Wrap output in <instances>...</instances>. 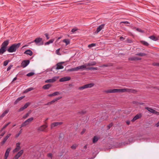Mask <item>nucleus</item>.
Listing matches in <instances>:
<instances>
[{"label":"nucleus","mask_w":159,"mask_h":159,"mask_svg":"<svg viewBox=\"0 0 159 159\" xmlns=\"http://www.w3.org/2000/svg\"><path fill=\"white\" fill-rule=\"evenodd\" d=\"M21 45L20 43L12 44L7 49V51L9 52H16L20 47Z\"/></svg>","instance_id":"obj_1"},{"label":"nucleus","mask_w":159,"mask_h":159,"mask_svg":"<svg viewBox=\"0 0 159 159\" xmlns=\"http://www.w3.org/2000/svg\"><path fill=\"white\" fill-rule=\"evenodd\" d=\"M124 89H113L105 90L104 92L107 93H124Z\"/></svg>","instance_id":"obj_2"},{"label":"nucleus","mask_w":159,"mask_h":159,"mask_svg":"<svg viewBox=\"0 0 159 159\" xmlns=\"http://www.w3.org/2000/svg\"><path fill=\"white\" fill-rule=\"evenodd\" d=\"M94 85V84L93 83H91L84 85L78 88V89L79 90H82L86 88H91L93 87Z\"/></svg>","instance_id":"obj_3"},{"label":"nucleus","mask_w":159,"mask_h":159,"mask_svg":"<svg viewBox=\"0 0 159 159\" xmlns=\"http://www.w3.org/2000/svg\"><path fill=\"white\" fill-rule=\"evenodd\" d=\"M34 42L37 45H41L43 44V41L42 39L41 38L39 37L36 38L32 43Z\"/></svg>","instance_id":"obj_4"},{"label":"nucleus","mask_w":159,"mask_h":159,"mask_svg":"<svg viewBox=\"0 0 159 159\" xmlns=\"http://www.w3.org/2000/svg\"><path fill=\"white\" fill-rule=\"evenodd\" d=\"M48 127V125L46 123L43 125L39 127L37 129V130L39 131H45V129Z\"/></svg>","instance_id":"obj_5"},{"label":"nucleus","mask_w":159,"mask_h":159,"mask_svg":"<svg viewBox=\"0 0 159 159\" xmlns=\"http://www.w3.org/2000/svg\"><path fill=\"white\" fill-rule=\"evenodd\" d=\"M124 93L127 92L129 93H136L137 92V91L134 89H124Z\"/></svg>","instance_id":"obj_6"},{"label":"nucleus","mask_w":159,"mask_h":159,"mask_svg":"<svg viewBox=\"0 0 159 159\" xmlns=\"http://www.w3.org/2000/svg\"><path fill=\"white\" fill-rule=\"evenodd\" d=\"M30 61L29 60L23 61L21 63V66L23 68L26 67L29 64Z\"/></svg>","instance_id":"obj_7"},{"label":"nucleus","mask_w":159,"mask_h":159,"mask_svg":"<svg viewBox=\"0 0 159 159\" xmlns=\"http://www.w3.org/2000/svg\"><path fill=\"white\" fill-rule=\"evenodd\" d=\"M59 76H55L53 77L52 79L47 80L45 81V83H53L56 81L59 78Z\"/></svg>","instance_id":"obj_8"},{"label":"nucleus","mask_w":159,"mask_h":159,"mask_svg":"<svg viewBox=\"0 0 159 159\" xmlns=\"http://www.w3.org/2000/svg\"><path fill=\"white\" fill-rule=\"evenodd\" d=\"M31 103L30 102H27L26 103L23 107H21L19 109L18 112H20L23 111L24 109L26 108L29 105H30Z\"/></svg>","instance_id":"obj_9"},{"label":"nucleus","mask_w":159,"mask_h":159,"mask_svg":"<svg viewBox=\"0 0 159 159\" xmlns=\"http://www.w3.org/2000/svg\"><path fill=\"white\" fill-rule=\"evenodd\" d=\"M20 143L19 142L16 143V148L13 150V152L14 153L17 152L20 149Z\"/></svg>","instance_id":"obj_10"},{"label":"nucleus","mask_w":159,"mask_h":159,"mask_svg":"<svg viewBox=\"0 0 159 159\" xmlns=\"http://www.w3.org/2000/svg\"><path fill=\"white\" fill-rule=\"evenodd\" d=\"M61 98H62V97H59L57 98H55V99H54L52 101L48 102L46 104V105H50V104H52L53 103H54L55 102H57L58 100L61 99Z\"/></svg>","instance_id":"obj_11"},{"label":"nucleus","mask_w":159,"mask_h":159,"mask_svg":"<svg viewBox=\"0 0 159 159\" xmlns=\"http://www.w3.org/2000/svg\"><path fill=\"white\" fill-rule=\"evenodd\" d=\"M9 43V40H6L4 41L2 44L1 47L3 48L7 49V47Z\"/></svg>","instance_id":"obj_12"},{"label":"nucleus","mask_w":159,"mask_h":159,"mask_svg":"<svg viewBox=\"0 0 159 159\" xmlns=\"http://www.w3.org/2000/svg\"><path fill=\"white\" fill-rule=\"evenodd\" d=\"M63 124L62 122H54L52 124L51 127V128H52L56 126H58L59 125H62Z\"/></svg>","instance_id":"obj_13"},{"label":"nucleus","mask_w":159,"mask_h":159,"mask_svg":"<svg viewBox=\"0 0 159 159\" xmlns=\"http://www.w3.org/2000/svg\"><path fill=\"white\" fill-rule=\"evenodd\" d=\"M11 134H8L7 136L3 139V140L1 142V145H3L6 142L8 139L11 136Z\"/></svg>","instance_id":"obj_14"},{"label":"nucleus","mask_w":159,"mask_h":159,"mask_svg":"<svg viewBox=\"0 0 159 159\" xmlns=\"http://www.w3.org/2000/svg\"><path fill=\"white\" fill-rule=\"evenodd\" d=\"M71 78L70 77L66 76L63 77L62 78H61L59 80V81L60 82H62L66 81H67L69 80H70Z\"/></svg>","instance_id":"obj_15"},{"label":"nucleus","mask_w":159,"mask_h":159,"mask_svg":"<svg viewBox=\"0 0 159 159\" xmlns=\"http://www.w3.org/2000/svg\"><path fill=\"white\" fill-rule=\"evenodd\" d=\"M105 25L104 24H102L99 25L97 29V30L95 32V33H98L102 29L104 28Z\"/></svg>","instance_id":"obj_16"},{"label":"nucleus","mask_w":159,"mask_h":159,"mask_svg":"<svg viewBox=\"0 0 159 159\" xmlns=\"http://www.w3.org/2000/svg\"><path fill=\"white\" fill-rule=\"evenodd\" d=\"M142 115L141 114H139L136 115L131 120L132 122H134L136 120L141 118L142 117Z\"/></svg>","instance_id":"obj_17"},{"label":"nucleus","mask_w":159,"mask_h":159,"mask_svg":"<svg viewBox=\"0 0 159 159\" xmlns=\"http://www.w3.org/2000/svg\"><path fill=\"white\" fill-rule=\"evenodd\" d=\"M11 149V148H8L7 149L6 151L5 156H4V159H7L9 154V153Z\"/></svg>","instance_id":"obj_18"},{"label":"nucleus","mask_w":159,"mask_h":159,"mask_svg":"<svg viewBox=\"0 0 159 159\" xmlns=\"http://www.w3.org/2000/svg\"><path fill=\"white\" fill-rule=\"evenodd\" d=\"M64 63V62L58 63L57 64V67L56 69L57 70H59L62 69L64 68V66L62 65V64Z\"/></svg>","instance_id":"obj_19"},{"label":"nucleus","mask_w":159,"mask_h":159,"mask_svg":"<svg viewBox=\"0 0 159 159\" xmlns=\"http://www.w3.org/2000/svg\"><path fill=\"white\" fill-rule=\"evenodd\" d=\"M100 139V137L96 136H94L93 138L92 142L93 143H95L97 142L98 139Z\"/></svg>","instance_id":"obj_20"},{"label":"nucleus","mask_w":159,"mask_h":159,"mask_svg":"<svg viewBox=\"0 0 159 159\" xmlns=\"http://www.w3.org/2000/svg\"><path fill=\"white\" fill-rule=\"evenodd\" d=\"M52 85L50 84H48L44 85L42 87L43 89H48L51 87Z\"/></svg>","instance_id":"obj_21"},{"label":"nucleus","mask_w":159,"mask_h":159,"mask_svg":"<svg viewBox=\"0 0 159 159\" xmlns=\"http://www.w3.org/2000/svg\"><path fill=\"white\" fill-rule=\"evenodd\" d=\"M24 53L31 56L33 55V52L30 50L28 49L24 52Z\"/></svg>","instance_id":"obj_22"},{"label":"nucleus","mask_w":159,"mask_h":159,"mask_svg":"<svg viewBox=\"0 0 159 159\" xmlns=\"http://www.w3.org/2000/svg\"><path fill=\"white\" fill-rule=\"evenodd\" d=\"M86 65H82L76 67V70L78 71L79 70H83L86 68Z\"/></svg>","instance_id":"obj_23"},{"label":"nucleus","mask_w":159,"mask_h":159,"mask_svg":"<svg viewBox=\"0 0 159 159\" xmlns=\"http://www.w3.org/2000/svg\"><path fill=\"white\" fill-rule=\"evenodd\" d=\"M96 62L95 61H92L90 62L87 63L85 65L87 66H93L96 65Z\"/></svg>","instance_id":"obj_24"},{"label":"nucleus","mask_w":159,"mask_h":159,"mask_svg":"<svg viewBox=\"0 0 159 159\" xmlns=\"http://www.w3.org/2000/svg\"><path fill=\"white\" fill-rule=\"evenodd\" d=\"M145 109H147L148 111L153 114L155 111V110L149 107H145Z\"/></svg>","instance_id":"obj_25"},{"label":"nucleus","mask_w":159,"mask_h":159,"mask_svg":"<svg viewBox=\"0 0 159 159\" xmlns=\"http://www.w3.org/2000/svg\"><path fill=\"white\" fill-rule=\"evenodd\" d=\"M113 66V64L112 63H109L107 64H105L102 65L101 66V67H110V66Z\"/></svg>","instance_id":"obj_26"},{"label":"nucleus","mask_w":159,"mask_h":159,"mask_svg":"<svg viewBox=\"0 0 159 159\" xmlns=\"http://www.w3.org/2000/svg\"><path fill=\"white\" fill-rule=\"evenodd\" d=\"M7 50V49L1 47V48L0 49V54H3L4 52H5Z\"/></svg>","instance_id":"obj_27"},{"label":"nucleus","mask_w":159,"mask_h":159,"mask_svg":"<svg viewBox=\"0 0 159 159\" xmlns=\"http://www.w3.org/2000/svg\"><path fill=\"white\" fill-rule=\"evenodd\" d=\"M9 110L8 109L6 110L1 115L0 117H4L9 112Z\"/></svg>","instance_id":"obj_28"},{"label":"nucleus","mask_w":159,"mask_h":159,"mask_svg":"<svg viewBox=\"0 0 159 159\" xmlns=\"http://www.w3.org/2000/svg\"><path fill=\"white\" fill-rule=\"evenodd\" d=\"M149 38L150 39H151L152 40L155 41H156L158 39L157 38V37H155V36H154V35H152V36H150L149 37Z\"/></svg>","instance_id":"obj_29"},{"label":"nucleus","mask_w":159,"mask_h":159,"mask_svg":"<svg viewBox=\"0 0 159 159\" xmlns=\"http://www.w3.org/2000/svg\"><path fill=\"white\" fill-rule=\"evenodd\" d=\"M62 41L63 42L66 43V46L69 44L70 43V40L69 39H65L63 40Z\"/></svg>","instance_id":"obj_30"},{"label":"nucleus","mask_w":159,"mask_h":159,"mask_svg":"<svg viewBox=\"0 0 159 159\" xmlns=\"http://www.w3.org/2000/svg\"><path fill=\"white\" fill-rule=\"evenodd\" d=\"M140 42L143 45L145 46H148L149 45L148 43H147V42H146L144 41H143V40L140 41Z\"/></svg>","instance_id":"obj_31"},{"label":"nucleus","mask_w":159,"mask_h":159,"mask_svg":"<svg viewBox=\"0 0 159 159\" xmlns=\"http://www.w3.org/2000/svg\"><path fill=\"white\" fill-rule=\"evenodd\" d=\"M54 39H51L50 40L48 41L45 43H44L45 45H48L51 43H52L54 41Z\"/></svg>","instance_id":"obj_32"},{"label":"nucleus","mask_w":159,"mask_h":159,"mask_svg":"<svg viewBox=\"0 0 159 159\" xmlns=\"http://www.w3.org/2000/svg\"><path fill=\"white\" fill-rule=\"evenodd\" d=\"M86 69L87 70H98V68L95 67H90L87 68Z\"/></svg>","instance_id":"obj_33"},{"label":"nucleus","mask_w":159,"mask_h":159,"mask_svg":"<svg viewBox=\"0 0 159 159\" xmlns=\"http://www.w3.org/2000/svg\"><path fill=\"white\" fill-rule=\"evenodd\" d=\"M29 124V123L27 122H26V120L24 123H23L21 124L20 128H21L22 127L25 126L26 125H28Z\"/></svg>","instance_id":"obj_34"},{"label":"nucleus","mask_w":159,"mask_h":159,"mask_svg":"<svg viewBox=\"0 0 159 159\" xmlns=\"http://www.w3.org/2000/svg\"><path fill=\"white\" fill-rule=\"evenodd\" d=\"M135 55L143 57L146 56V54L143 53H139L135 54Z\"/></svg>","instance_id":"obj_35"},{"label":"nucleus","mask_w":159,"mask_h":159,"mask_svg":"<svg viewBox=\"0 0 159 159\" xmlns=\"http://www.w3.org/2000/svg\"><path fill=\"white\" fill-rule=\"evenodd\" d=\"M34 120V118L33 117H30L26 120V121L27 122L29 123L31 122Z\"/></svg>","instance_id":"obj_36"},{"label":"nucleus","mask_w":159,"mask_h":159,"mask_svg":"<svg viewBox=\"0 0 159 159\" xmlns=\"http://www.w3.org/2000/svg\"><path fill=\"white\" fill-rule=\"evenodd\" d=\"M11 123L10 122H9L7 124H5L2 128L1 129V131L3 130V129H5L6 127Z\"/></svg>","instance_id":"obj_37"},{"label":"nucleus","mask_w":159,"mask_h":159,"mask_svg":"<svg viewBox=\"0 0 159 159\" xmlns=\"http://www.w3.org/2000/svg\"><path fill=\"white\" fill-rule=\"evenodd\" d=\"M67 71L68 72L77 71L76 67L69 69L67 70Z\"/></svg>","instance_id":"obj_38"},{"label":"nucleus","mask_w":159,"mask_h":159,"mask_svg":"<svg viewBox=\"0 0 159 159\" xmlns=\"http://www.w3.org/2000/svg\"><path fill=\"white\" fill-rule=\"evenodd\" d=\"M24 151L23 150L20 151L17 154L18 155L19 157H20L23 154Z\"/></svg>","instance_id":"obj_39"},{"label":"nucleus","mask_w":159,"mask_h":159,"mask_svg":"<svg viewBox=\"0 0 159 159\" xmlns=\"http://www.w3.org/2000/svg\"><path fill=\"white\" fill-rule=\"evenodd\" d=\"M9 62L10 61L9 60H7L3 62V66H6L7 65Z\"/></svg>","instance_id":"obj_40"},{"label":"nucleus","mask_w":159,"mask_h":159,"mask_svg":"<svg viewBox=\"0 0 159 159\" xmlns=\"http://www.w3.org/2000/svg\"><path fill=\"white\" fill-rule=\"evenodd\" d=\"M34 89V88H29L27 89L25 91V93L28 92L29 91L32 90Z\"/></svg>","instance_id":"obj_41"},{"label":"nucleus","mask_w":159,"mask_h":159,"mask_svg":"<svg viewBox=\"0 0 159 159\" xmlns=\"http://www.w3.org/2000/svg\"><path fill=\"white\" fill-rule=\"evenodd\" d=\"M34 72H30V73L27 74L26 75L27 76L30 77V76H32L34 75Z\"/></svg>","instance_id":"obj_42"},{"label":"nucleus","mask_w":159,"mask_h":159,"mask_svg":"<svg viewBox=\"0 0 159 159\" xmlns=\"http://www.w3.org/2000/svg\"><path fill=\"white\" fill-rule=\"evenodd\" d=\"M22 129H21L20 131H19V133L18 134H17L16 135V138H18L20 135L22 133Z\"/></svg>","instance_id":"obj_43"},{"label":"nucleus","mask_w":159,"mask_h":159,"mask_svg":"<svg viewBox=\"0 0 159 159\" xmlns=\"http://www.w3.org/2000/svg\"><path fill=\"white\" fill-rule=\"evenodd\" d=\"M64 134L62 133H60L59 136V138L60 139H62L64 138Z\"/></svg>","instance_id":"obj_44"},{"label":"nucleus","mask_w":159,"mask_h":159,"mask_svg":"<svg viewBox=\"0 0 159 159\" xmlns=\"http://www.w3.org/2000/svg\"><path fill=\"white\" fill-rule=\"evenodd\" d=\"M128 60L129 61H136V57H130L128 58Z\"/></svg>","instance_id":"obj_45"},{"label":"nucleus","mask_w":159,"mask_h":159,"mask_svg":"<svg viewBox=\"0 0 159 159\" xmlns=\"http://www.w3.org/2000/svg\"><path fill=\"white\" fill-rule=\"evenodd\" d=\"M29 114H30L29 113H26L25 115H24L23 116V118L24 119H25L26 118L29 116Z\"/></svg>","instance_id":"obj_46"},{"label":"nucleus","mask_w":159,"mask_h":159,"mask_svg":"<svg viewBox=\"0 0 159 159\" xmlns=\"http://www.w3.org/2000/svg\"><path fill=\"white\" fill-rule=\"evenodd\" d=\"M113 123H110L108 125H107V128L108 129H109L111 127L113 126Z\"/></svg>","instance_id":"obj_47"},{"label":"nucleus","mask_w":159,"mask_h":159,"mask_svg":"<svg viewBox=\"0 0 159 159\" xmlns=\"http://www.w3.org/2000/svg\"><path fill=\"white\" fill-rule=\"evenodd\" d=\"M96 44L95 43H92L90 44H89L88 45V47L89 48H91L94 46H95Z\"/></svg>","instance_id":"obj_48"},{"label":"nucleus","mask_w":159,"mask_h":159,"mask_svg":"<svg viewBox=\"0 0 159 159\" xmlns=\"http://www.w3.org/2000/svg\"><path fill=\"white\" fill-rule=\"evenodd\" d=\"M60 49V48H59L56 50V53L58 55H61V54L60 53L59 51Z\"/></svg>","instance_id":"obj_49"},{"label":"nucleus","mask_w":159,"mask_h":159,"mask_svg":"<svg viewBox=\"0 0 159 159\" xmlns=\"http://www.w3.org/2000/svg\"><path fill=\"white\" fill-rule=\"evenodd\" d=\"M13 66V65H10L7 68V71H8L9 70L11 69V67Z\"/></svg>","instance_id":"obj_50"},{"label":"nucleus","mask_w":159,"mask_h":159,"mask_svg":"<svg viewBox=\"0 0 159 159\" xmlns=\"http://www.w3.org/2000/svg\"><path fill=\"white\" fill-rule=\"evenodd\" d=\"M44 35L46 37L47 39H48L50 38V37L49 36V35L48 33L45 34Z\"/></svg>","instance_id":"obj_51"},{"label":"nucleus","mask_w":159,"mask_h":159,"mask_svg":"<svg viewBox=\"0 0 159 159\" xmlns=\"http://www.w3.org/2000/svg\"><path fill=\"white\" fill-rule=\"evenodd\" d=\"M77 146L76 145H73L71 146V148L72 149H75L76 148Z\"/></svg>","instance_id":"obj_52"},{"label":"nucleus","mask_w":159,"mask_h":159,"mask_svg":"<svg viewBox=\"0 0 159 159\" xmlns=\"http://www.w3.org/2000/svg\"><path fill=\"white\" fill-rule=\"evenodd\" d=\"M53 93L54 96H55L60 94L58 92H55L54 93Z\"/></svg>","instance_id":"obj_53"},{"label":"nucleus","mask_w":159,"mask_h":159,"mask_svg":"<svg viewBox=\"0 0 159 159\" xmlns=\"http://www.w3.org/2000/svg\"><path fill=\"white\" fill-rule=\"evenodd\" d=\"M86 113V111L85 110H83L80 112V113L81 114H84Z\"/></svg>","instance_id":"obj_54"},{"label":"nucleus","mask_w":159,"mask_h":159,"mask_svg":"<svg viewBox=\"0 0 159 159\" xmlns=\"http://www.w3.org/2000/svg\"><path fill=\"white\" fill-rule=\"evenodd\" d=\"M48 156L49 157H50L51 159L52 158V153H49L48 154Z\"/></svg>","instance_id":"obj_55"},{"label":"nucleus","mask_w":159,"mask_h":159,"mask_svg":"<svg viewBox=\"0 0 159 159\" xmlns=\"http://www.w3.org/2000/svg\"><path fill=\"white\" fill-rule=\"evenodd\" d=\"M120 23H124V24H129V23L127 21H122Z\"/></svg>","instance_id":"obj_56"},{"label":"nucleus","mask_w":159,"mask_h":159,"mask_svg":"<svg viewBox=\"0 0 159 159\" xmlns=\"http://www.w3.org/2000/svg\"><path fill=\"white\" fill-rule=\"evenodd\" d=\"M153 114H156L157 116L159 115V112H157V111H156L155 110Z\"/></svg>","instance_id":"obj_57"},{"label":"nucleus","mask_w":159,"mask_h":159,"mask_svg":"<svg viewBox=\"0 0 159 159\" xmlns=\"http://www.w3.org/2000/svg\"><path fill=\"white\" fill-rule=\"evenodd\" d=\"M24 96H22V97H20L18 98L17 99H18V100L19 101H20V100L23 99L24 98Z\"/></svg>","instance_id":"obj_58"},{"label":"nucleus","mask_w":159,"mask_h":159,"mask_svg":"<svg viewBox=\"0 0 159 159\" xmlns=\"http://www.w3.org/2000/svg\"><path fill=\"white\" fill-rule=\"evenodd\" d=\"M77 30V29L73 28L72 29V30H71V32H72V33H74L75 31H76Z\"/></svg>","instance_id":"obj_59"},{"label":"nucleus","mask_w":159,"mask_h":159,"mask_svg":"<svg viewBox=\"0 0 159 159\" xmlns=\"http://www.w3.org/2000/svg\"><path fill=\"white\" fill-rule=\"evenodd\" d=\"M19 101L17 99L15 101V102H14V103L15 104H17L18 102H19Z\"/></svg>","instance_id":"obj_60"},{"label":"nucleus","mask_w":159,"mask_h":159,"mask_svg":"<svg viewBox=\"0 0 159 159\" xmlns=\"http://www.w3.org/2000/svg\"><path fill=\"white\" fill-rule=\"evenodd\" d=\"M126 123L128 125H129L130 124V121L129 120H127L126 121Z\"/></svg>","instance_id":"obj_61"},{"label":"nucleus","mask_w":159,"mask_h":159,"mask_svg":"<svg viewBox=\"0 0 159 159\" xmlns=\"http://www.w3.org/2000/svg\"><path fill=\"white\" fill-rule=\"evenodd\" d=\"M141 59V58H139V57H136V61L140 60Z\"/></svg>","instance_id":"obj_62"},{"label":"nucleus","mask_w":159,"mask_h":159,"mask_svg":"<svg viewBox=\"0 0 159 159\" xmlns=\"http://www.w3.org/2000/svg\"><path fill=\"white\" fill-rule=\"evenodd\" d=\"M48 97H52V96H54V95H53V93H52V94H49L48 95Z\"/></svg>","instance_id":"obj_63"},{"label":"nucleus","mask_w":159,"mask_h":159,"mask_svg":"<svg viewBox=\"0 0 159 159\" xmlns=\"http://www.w3.org/2000/svg\"><path fill=\"white\" fill-rule=\"evenodd\" d=\"M18 157L17 156V155H16L14 157V158L13 159H18Z\"/></svg>","instance_id":"obj_64"}]
</instances>
